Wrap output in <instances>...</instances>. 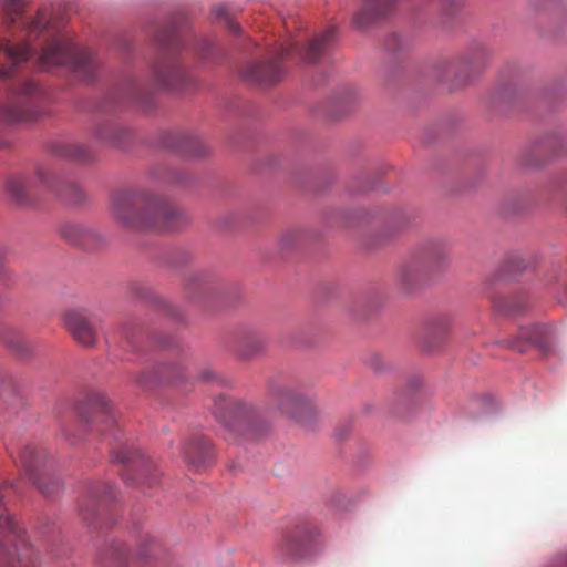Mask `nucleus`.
<instances>
[{
  "mask_svg": "<svg viewBox=\"0 0 567 567\" xmlns=\"http://www.w3.org/2000/svg\"><path fill=\"white\" fill-rule=\"evenodd\" d=\"M0 9L4 23L9 28L19 29L28 38L27 41L12 43L2 40L0 51L6 58L18 64L37 54V62L43 70L58 65H66L83 78L91 79L97 68L94 55L73 43L61 33L50 21L47 8L38 9L35 16H27L23 0H0ZM12 66L0 68V79L9 78ZM38 85L24 81L6 99L0 100V123H18L30 121L37 115L33 96Z\"/></svg>",
  "mask_w": 567,
  "mask_h": 567,
  "instance_id": "1",
  "label": "nucleus"
},
{
  "mask_svg": "<svg viewBox=\"0 0 567 567\" xmlns=\"http://www.w3.org/2000/svg\"><path fill=\"white\" fill-rule=\"evenodd\" d=\"M111 214L133 230H175L187 217L168 200L141 190H118L111 197Z\"/></svg>",
  "mask_w": 567,
  "mask_h": 567,
  "instance_id": "2",
  "label": "nucleus"
},
{
  "mask_svg": "<svg viewBox=\"0 0 567 567\" xmlns=\"http://www.w3.org/2000/svg\"><path fill=\"white\" fill-rule=\"evenodd\" d=\"M135 383L145 388H169L186 384L192 386H234L230 378L212 367H203L195 377H190L184 361L163 362L146 368L137 374Z\"/></svg>",
  "mask_w": 567,
  "mask_h": 567,
  "instance_id": "3",
  "label": "nucleus"
},
{
  "mask_svg": "<svg viewBox=\"0 0 567 567\" xmlns=\"http://www.w3.org/2000/svg\"><path fill=\"white\" fill-rule=\"evenodd\" d=\"M47 460V452L41 447L27 445L20 453L24 475L45 497H51L61 491L62 484L56 477H49V482L44 481L48 474Z\"/></svg>",
  "mask_w": 567,
  "mask_h": 567,
  "instance_id": "4",
  "label": "nucleus"
},
{
  "mask_svg": "<svg viewBox=\"0 0 567 567\" xmlns=\"http://www.w3.org/2000/svg\"><path fill=\"white\" fill-rule=\"evenodd\" d=\"M79 414L92 432H112L114 439H118L115 435L117 421L113 406L101 392H90L79 406Z\"/></svg>",
  "mask_w": 567,
  "mask_h": 567,
  "instance_id": "5",
  "label": "nucleus"
},
{
  "mask_svg": "<svg viewBox=\"0 0 567 567\" xmlns=\"http://www.w3.org/2000/svg\"><path fill=\"white\" fill-rule=\"evenodd\" d=\"M34 185L53 189V177L51 171L45 166H38L34 178L24 174L16 173L8 176L6 189L9 196L18 205L25 206L31 203V190Z\"/></svg>",
  "mask_w": 567,
  "mask_h": 567,
  "instance_id": "6",
  "label": "nucleus"
},
{
  "mask_svg": "<svg viewBox=\"0 0 567 567\" xmlns=\"http://www.w3.org/2000/svg\"><path fill=\"white\" fill-rule=\"evenodd\" d=\"M214 415L225 426L237 431L251 420V410L240 402L231 401L225 393L214 399Z\"/></svg>",
  "mask_w": 567,
  "mask_h": 567,
  "instance_id": "7",
  "label": "nucleus"
},
{
  "mask_svg": "<svg viewBox=\"0 0 567 567\" xmlns=\"http://www.w3.org/2000/svg\"><path fill=\"white\" fill-rule=\"evenodd\" d=\"M64 323L66 330L79 344L83 347L95 346L97 331L84 310H68L64 313Z\"/></svg>",
  "mask_w": 567,
  "mask_h": 567,
  "instance_id": "8",
  "label": "nucleus"
},
{
  "mask_svg": "<svg viewBox=\"0 0 567 567\" xmlns=\"http://www.w3.org/2000/svg\"><path fill=\"white\" fill-rule=\"evenodd\" d=\"M165 146L188 159L202 158L209 153L205 142L199 136L189 133H169Z\"/></svg>",
  "mask_w": 567,
  "mask_h": 567,
  "instance_id": "9",
  "label": "nucleus"
},
{
  "mask_svg": "<svg viewBox=\"0 0 567 567\" xmlns=\"http://www.w3.org/2000/svg\"><path fill=\"white\" fill-rule=\"evenodd\" d=\"M311 534L307 526H298L286 533L278 544V553L281 559H297L306 556Z\"/></svg>",
  "mask_w": 567,
  "mask_h": 567,
  "instance_id": "10",
  "label": "nucleus"
},
{
  "mask_svg": "<svg viewBox=\"0 0 567 567\" xmlns=\"http://www.w3.org/2000/svg\"><path fill=\"white\" fill-rule=\"evenodd\" d=\"M154 78L161 86L181 89L186 81V72L178 60L163 59L155 65Z\"/></svg>",
  "mask_w": 567,
  "mask_h": 567,
  "instance_id": "11",
  "label": "nucleus"
},
{
  "mask_svg": "<svg viewBox=\"0 0 567 567\" xmlns=\"http://www.w3.org/2000/svg\"><path fill=\"white\" fill-rule=\"evenodd\" d=\"M282 75L278 59L248 64L243 76L255 84L267 85L277 82Z\"/></svg>",
  "mask_w": 567,
  "mask_h": 567,
  "instance_id": "12",
  "label": "nucleus"
},
{
  "mask_svg": "<svg viewBox=\"0 0 567 567\" xmlns=\"http://www.w3.org/2000/svg\"><path fill=\"white\" fill-rule=\"evenodd\" d=\"M0 342L13 353L23 358L31 355L33 351L31 340L20 328L14 326L6 323L0 324Z\"/></svg>",
  "mask_w": 567,
  "mask_h": 567,
  "instance_id": "13",
  "label": "nucleus"
},
{
  "mask_svg": "<svg viewBox=\"0 0 567 567\" xmlns=\"http://www.w3.org/2000/svg\"><path fill=\"white\" fill-rule=\"evenodd\" d=\"M281 410L300 423H307L315 416L313 406L296 392H286Z\"/></svg>",
  "mask_w": 567,
  "mask_h": 567,
  "instance_id": "14",
  "label": "nucleus"
},
{
  "mask_svg": "<svg viewBox=\"0 0 567 567\" xmlns=\"http://www.w3.org/2000/svg\"><path fill=\"white\" fill-rule=\"evenodd\" d=\"M184 457L194 466L207 463L212 457V443L203 435L192 436L184 446Z\"/></svg>",
  "mask_w": 567,
  "mask_h": 567,
  "instance_id": "15",
  "label": "nucleus"
},
{
  "mask_svg": "<svg viewBox=\"0 0 567 567\" xmlns=\"http://www.w3.org/2000/svg\"><path fill=\"white\" fill-rule=\"evenodd\" d=\"M363 9L360 10L354 21L359 27L370 24L374 19L385 16L393 8L395 0H362Z\"/></svg>",
  "mask_w": 567,
  "mask_h": 567,
  "instance_id": "16",
  "label": "nucleus"
},
{
  "mask_svg": "<svg viewBox=\"0 0 567 567\" xmlns=\"http://www.w3.org/2000/svg\"><path fill=\"white\" fill-rule=\"evenodd\" d=\"M116 496V486L112 483H105L96 486L91 491L90 499L85 505L81 506L80 513L82 518L91 523L95 516V506L97 502L111 501Z\"/></svg>",
  "mask_w": 567,
  "mask_h": 567,
  "instance_id": "17",
  "label": "nucleus"
},
{
  "mask_svg": "<svg viewBox=\"0 0 567 567\" xmlns=\"http://www.w3.org/2000/svg\"><path fill=\"white\" fill-rule=\"evenodd\" d=\"M547 332V329L539 324L523 328L519 330L518 337L511 341L509 346L522 353L527 351L526 344H523V341L530 346L543 348L546 344Z\"/></svg>",
  "mask_w": 567,
  "mask_h": 567,
  "instance_id": "18",
  "label": "nucleus"
},
{
  "mask_svg": "<svg viewBox=\"0 0 567 567\" xmlns=\"http://www.w3.org/2000/svg\"><path fill=\"white\" fill-rule=\"evenodd\" d=\"M334 35V28H328L322 33L313 38L302 50V56L308 62L317 61L328 49Z\"/></svg>",
  "mask_w": 567,
  "mask_h": 567,
  "instance_id": "19",
  "label": "nucleus"
},
{
  "mask_svg": "<svg viewBox=\"0 0 567 567\" xmlns=\"http://www.w3.org/2000/svg\"><path fill=\"white\" fill-rule=\"evenodd\" d=\"M53 152L58 156L72 161H87L91 158V151L83 144L61 142L53 145Z\"/></svg>",
  "mask_w": 567,
  "mask_h": 567,
  "instance_id": "20",
  "label": "nucleus"
},
{
  "mask_svg": "<svg viewBox=\"0 0 567 567\" xmlns=\"http://www.w3.org/2000/svg\"><path fill=\"white\" fill-rule=\"evenodd\" d=\"M135 484L143 493L152 494L161 484V473L158 468L153 463L145 464Z\"/></svg>",
  "mask_w": 567,
  "mask_h": 567,
  "instance_id": "21",
  "label": "nucleus"
},
{
  "mask_svg": "<svg viewBox=\"0 0 567 567\" xmlns=\"http://www.w3.org/2000/svg\"><path fill=\"white\" fill-rule=\"evenodd\" d=\"M62 236L71 243L85 247L94 238V233L80 224H66L61 228Z\"/></svg>",
  "mask_w": 567,
  "mask_h": 567,
  "instance_id": "22",
  "label": "nucleus"
},
{
  "mask_svg": "<svg viewBox=\"0 0 567 567\" xmlns=\"http://www.w3.org/2000/svg\"><path fill=\"white\" fill-rule=\"evenodd\" d=\"M126 133L125 128L120 127L112 122L101 124L95 131L96 137L101 142L109 144H118Z\"/></svg>",
  "mask_w": 567,
  "mask_h": 567,
  "instance_id": "23",
  "label": "nucleus"
},
{
  "mask_svg": "<svg viewBox=\"0 0 567 567\" xmlns=\"http://www.w3.org/2000/svg\"><path fill=\"white\" fill-rule=\"evenodd\" d=\"M128 557V550L122 543H115L111 546L106 559L103 560L102 567H123Z\"/></svg>",
  "mask_w": 567,
  "mask_h": 567,
  "instance_id": "24",
  "label": "nucleus"
},
{
  "mask_svg": "<svg viewBox=\"0 0 567 567\" xmlns=\"http://www.w3.org/2000/svg\"><path fill=\"white\" fill-rule=\"evenodd\" d=\"M368 364L377 373H385L392 369V363L379 353L370 354Z\"/></svg>",
  "mask_w": 567,
  "mask_h": 567,
  "instance_id": "25",
  "label": "nucleus"
},
{
  "mask_svg": "<svg viewBox=\"0 0 567 567\" xmlns=\"http://www.w3.org/2000/svg\"><path fill=\"white\" fill-rule=\"evenodd\" d=\"M451 328V320L449 318L436 319L431 327V337L433 339H442L447 334Z\"/></svg>",
  "mask_w": 567,
  "mask_h": 567,
  "instance_id": "26",
  "label": "nucleus"
},
{
  "mask_svg": "<svg viewBox=\"0 0 567 567\" xmlns=\"http://www.w3.org/2000/svg\"><path fill=\"white\" fill-rule=\"evenodd\" d=\"M21 386L17 378L7 369L0 368V390H9Z\"/></svg>",
  "mask_w": 567,
  "mask_h": 567,
  "instance_id": "27",
  "label": "nucleus"
},
{
  "mask_svg": "<svg viewBox=\"0 0 567 567\" xmlns=\"http://www.w3.org/2000/svg\"><path fill=\"white\" fill-rule=\"evenodd\" d=\"M426 385L425 375L422 372H413L406 378V386L409 390H416Z\"/></svg>",
  "mask_w": 567,
  "mask_h": 567,
  "instance_id": "28",
  "label": "nucleus"
},
{
  "mask_svg": "<svg viewBox=\"0 0 567 567\" xmlns=\"http://www.w3.org/2000/svg\"><path fill=\"white\" fill-rule=\"evenodd\" d=\"M419 270L415 266H404L399 271V278L405 286L412 284V281L416 278Z\"/></svg>",
  "mask_w": 567,
  "mask_h": 567,
  "instance_id": "29",
  "label": "nucleus"
},
{
  "mask_svg": "<svg viewBox=\"0 0 567 567\" xmlns=\"http://www.w3.org/2000/svg\"><path fill=\"white\" fill-rule=\"evenodd\" d=\"M70 192L72 195L69 196V200L78 203L83 198L82 189L78 185H71Z\"/></svg>",
  "mask_w": 567,
  "mask_h": 567,
  "instance_id": "30",
  "label": "nucleus"
},
{
  "mask_svg": "<svg viewBox=\"0 0 567 567\" xmlns=\"http://www.w3.org/2000/svg\"><path fill=\"white\" fill-rule=\"evenodd\" d=\"M251 343L254 344V350L245 352V353H244V355H250V354H252V353H255V352H258V351H260V350L264 348V346H265V344H264V341H262V340H260V339H258V338H254V339H251Z\"/></svg>",
  "mask_w": 567,
  "mask_h": 567,
  "instance_id": "31",
  "label": "nucleus"
},
{
  "mask_svg": "<svg viewBox=\"0 0 567 567\" xmlns=\"http://www.w3.org/2000/svg\"><path fill=\"white\" fill-rule=\"evenodd\" d=\"M115 458L121 462V463H127L131 461V456L128 454L127 451H118L116 454H115Z\"/></svg>",
  "mask_w": 567,
  "mask_h": 567,
  "instance_id": "32",
  "label": "nucleus"
},
{
  "mask_svg": "<svg viewBox=\"0 0 567 567\" xmlns=\"http://www.w3.org/2000/svg\"><path fill=\"white\" fill-rule=\"evenodd\" d=\"M214 12L215 14L218 17V18H227V8L225 6H218L214 9Z\"/></svg>",
  "mask_w": 567,
  "mask_h": 567,
  "instance_id": "33",
  "label": "nucleus"
},
{
  "mask_svg": "<svg viewBox=\"0 0 567 567\" xmlns=\"http://www.w3.org/2000/svg\"><path fill=\"white\" fill-rule=\"evenodd\" d=\"M555 142H556V144L559 145V150L554 151V155H560V154L567 152V145H566V143L564 141L558 138Z\"/></svg>",
  "mask_w": 567,
  "mask_h": 567,
  "instance_id": "34",
  "label": "nucleus"
},
{
  "mask_svg": "<svg viewBox=\"0 0 567 567\" xmlns=\"http://www.w3.org/2000/svg\"><path fill=\"white\" fill-rule=\"evenodd\" d=\"M296 48L292 47V45H289V47H281L280 48V51H279V56L280 58H284L286 55H288L291 51H293Z\"/></svg>",
  "mask_w": 567,
  "mask_h": 567,
  "instance_id": "35",
  "label": "nucleus"
},
{
  "mask_svg": "<svg viewBox=\"0 0 567 567\" xmlns=\"http://www.w3.org/2000/svg\"><path fill=\"white\" fill-rule=\"evenodd\" d=\"M227 23L231 30H239V25L236 22L227 20Z\"/></svg>",
  "mask_w": 567,
  "mask_h": 567,
  "instance_id": "36",
  "label": "nucleus"
},
{
  "mask_svg": "<svg viewBox=\"0 0 567 567\" xmlns=\"http://www.w3.org/2000/svg\"><path fill=\"white\" fill-rule=\"evenodd\" d=\"M522 261H517V265L514 267L515 270H523L525 267L520 265Z\"/></svg>",
  "mask_w": 567,
  "mask_h": 567,
  "instance_id": "37",
  "label": "nucleus"
},
{
  "mask_svg": "<svg viewBox=\"0 0 567 567\" xmlns=\"http://www.w3.org/2000/svg\"><path fill=\"white\" fill-rule=\"evenodd\" d=\"M138 554H140L141 556H143V557H146V556L148 555L147 550H146V549H144V548H141V549H140V551H138Z\"/></svg>",
  "mask_w": 567,
  "mask_h": 567,
  "instance_id": "38",
  "label": "nucleus"
},
{
  "mask_svg": "<svg viewBox=\"0 0 567 567\" xmlns=\"http://www.w3.org/2000/svg\"><path fill=\"white\" fill-rule=\"evenodd\" d=\"M124 481L130 482V477L126 474H124Z\"/></svg>",
  "mask_w": 567,
  "mask_h": 567,
  "instance_id": "39",
  "label": "nucleus"
},
{
  "mask_svg": "<svg viewBox=\"0 0 567 567\" xmlns=\"http://www.w3.org/2000/svg\"><path fill=\"white\" fill-rule=\"evenodd\" d=\"M165 41H166V40L161 39V42H163V45H166Z\"/></svg>",
  "mask_w": 567,
  "mask_h": 567,
  "instance_id": "40",
  "label": "nucleus"
}]
</instances>
